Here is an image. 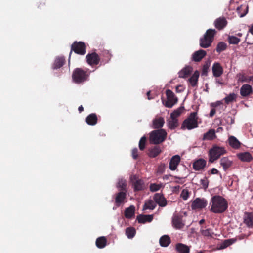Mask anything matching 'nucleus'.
Returning <instances> with one entry per match:
<instances>
[{"label":"nucleus","mask_w":253,"mask_h":253,"mask_svg":"<svg viewBox=\"0 0 253 253\" xmlns=\"http://www.w3.org/2000/svg\"><path fill=\"white\" fill-rule=\"evenodd\" d=\"M210 204L211 207L210 210L214 213H222L228 208V203L226 200L219 195L213 196L211 198Z\"/></svg>","instance_id":"obj_1"},{"label":"nucleus","mask_w":253,"mask_h":253,"mask_svg":"<svg viewBox=\"0 0 253 253\" xmlns=\"http://www.w3.org/2000/svg\"><path fill=\"white\" fill-rule=\"evenodd\" d=\"M167 135V132L163 129L153 130L149 134V142L153 144H161L166 140Z\"/></svg>","instance_id":"obj_2"},{"label":"nucleus","mask_w":253,"mask_h":253,"mask_svg":"<svg viewBox=\"0 0 253 253\" xmlns=\"http://www.w3.org/2000/svg\"><path fill=\"white\" fill-rule=\"evenodd\" d=\"M198 119L197 113L196 112L191 113L188 117L183 122L181 128L183 130L185 129L191 130L197 128L198 126Z\"/></svg>","instance_id":"obj_3"},{"label":"nucleus","mask_w":253,"mask_h":253,"mask_svg":"<svg viewBox=\"0 0 253 253\" xmlns=\"http://www.w3.org/2000/svg\"><path fill=\"white\" fill-rule=\"evenodd\" d=\"M89 74L87 71L77 68L74 70L72 75L73 81L76 84H81L88 80Z\"/></svg>","instance_id":"obj_4"},{"label":"nucleus","mask_w":253,"mask_h":253,"mask_svg":"<svg viewBox=\"0 0 253 253\" xmlns=\"http://www.w3.org/2000/svg\"><path fill=\"white\" fill-rule=\"evenodd\" d=\"M216 31L214 29H209L207 30L203 38L200 40V45L202 48H207L211 46L213 41Z\"/></svg>","instance_id":"obj_5"},{"label":"nucleus","mask_w":253,"mask_h":253,"mask_svg":"<svg viewBox=\"0 0 253 253\" xmlns=\"http://www.w3.org/2000/svg\"><path fill=\"white\" fill-rule=\"evenodd\" d=\"M226 153V151L223 147L214 145L209 151V162L213 163L218 159L220 157Z\"/></svg>","instance_id":"obj_6"},{"label":"nucleus","mask_w":253,"mask_h":253,"mask_svg":"<svg viewBox=\"0 0 253 253\" xmlns=\"http://www.w3.org/2000/svg\"><path fill=\"white\" fill-rule=\"evenodd\" d=\"M86 45L82 42L75 41L71 45V50L69 54V58L71 56L72 51L75 53L84 55L86 53Z\"/></svg>","instance_id":"obj_7"},{"label":"nucleus","mask_w":253,"mask_h":253,"mask_svg":"<svg viewBox=\"0 0 253 253\" xmlns=\"http://www.w3.org/2000/svg\"><path fill=\"white\" fill-rule=\"evenodd\" d=\"M167 96V101L164 102L163 101L164 105L168 108H170L177 103V98L175 96L174 93L170 89H167L166 92Z\"/></svg>","instance_id":"obj_8"},{"label":"nucleus","mask_w":253,"mask_h":253,"mask_svg":"<svg viewBox=\"0 0 253 253\" xmlns=\"http://www.w3.org/2000/svg\"><path fill=\"white\" fill-rule=\"evenodd\" d=\"M134 191H142L144 189L145 185L143 180L138 178L136 175L131 178Z\"/></svg>","instance_id":"obj_9"},{"label":"nucleus","mask_w":253,"mask_h":253,"mask_svg":"<svg viewBox=\"0 0 253 253\" xmlns=\"http://www.w3.org/2000/svg\"><path fill=\"white\" fill-rule=\"evenodd\" d=\"M208 204L207 201L204 198H197L191 204L193 210L201 209L205 208Z\"/></svg>","instance_id":"obj_10"},{"label":"nucleus","mask_w":253,"mask_h":253,"mask_svg":"<svg viewBox=\"0 0 253 253\" xmlns=\"http://www.w3.org/2000/svg\"><path fill=\"white\" fill-rule=\"evenodd\" d=\"M87 63L90 66L97 65L99 64L100 58L96 52L88 53L86 56Z\"/></svg>","instance_id":"obj_11"},{"label":"nucleus","mask_w":253,"mask_h":253,"mask_svg":"<svg viewBox=\"0 0 253 253\" xmlns=\"http://www.w3.org/2000/svg\"><path fill=\"white\" fill-rule=\"evenodd\" d=\"M212 72L214 77L217 78L223 73V68L218 62H214L212 66Z\"/></svg>","instance_id":"obj_12"},{"label":"nucleus","mask_w":253,"mask_h":253,"mask_svg":"<svg viewBox=\"0 0 253 253\" xmlns=\"http://www.w3.org/2000/svg\"><path fill=\"white\" fill-rule=\"evenodd\" d=\"M172 223L173 227L177 229H181L184 226L182 222V217L179 215H174L172 218Z\"/></svg>","instance_id":"obj_13"},{"label":"nucleus","mask_w":253,"mask_h":253,"mask_svg":"<svg viewBox=\"0 0 253 253\" xmlns=\"http://www.w3.org/2000/svg\"><path fill=\"white\" fill-rule=\"evenodd\" d=\"M153 200L156 204L160 207H165L167 205V201L164 195L161 193H156L153 197Z\"/></svg>","instance_id":"obj_14"},{"label":"nucleus","mask_w":253,"mask_h":253,"mask_svg":"<svg viewBox=\"0 0 253 253\" xmlns=\"http://www.w3.org/2000/svg\"><path fill=\"white\" fill-rule=\"evenodd\" d=\"M126 192L125 191H120L119 192L116 193L115 199L116 205L118 207L120 206L125 201L126 199Z\"/></svg>","instance_id":"obj_15"},{"label":"nucleus","mask_w":253,"mask_h":253,"mask_svg":"<svg viewBox=\"0 0 253 253\" xmlns=\"http://www.w3.org/2000/svg\"><path fill=\"white\" fill-rule=\"evenodd\" d=\"M180 157L178 155H176L172 157L169 163V169L172 171L176 170L180 162Z\"/></svg>","instance_id":"obj_16"},{"label":"nucleus","mask_w":253,"mask_h":253,"mask_svg":"<svg viewBox=\"0 0 253 253\" xmlns=\"http://www.w3.org/2000/svg\"><path fill=\"white\" fill-rule=\"evenodd\" d=\"M237 158L242 162H250L253 160V157L249 152H245L238 153Z\"/></svg>","instance_id":"obj_17"},{"label":"nucleus","mask_w":253,"mask_h":253,"mask_svg":"<svg viewBox=\"0 0 253 253\" xmlns=\"http://www.w3.org/2000/svg\"><path fill=\"white\" fill-rule=\"evenodd\" d=\"M207 54L206 51L200 49L194 52L192 56V60L195 62L200 61Z\"/></svg>","instance_id":"obj_18"},{"label":"nucleus","mask_w":253,"mask_h":253,"mask_svg":"<svg viewBox=\"0 0 253 253\" xmlns=\"http://www.w3.org/2000/svg\"><path fill=\"white\" fill-rule=\"evenodd\" d=\"M253 92L252 86L248 84H245L240 88V94L243 97H246Z\"/></svg>","instance_id":"obj_19"},{"label":"nucleus","mask_w":253,"mask_h":253,"mask_svg":"<svg viewBox=\"0 0 253 253\" xmlns=\"http://www.w3.org/2000/svg\"><path fill=\"white\" fill-rule=\"evenodd\" d=\"M165 123L164 119L162 117L156 118L152 122V127L154 129H160Z\"/></svg>","instance_id":"obj_20"},{"label":"nucleus","mask_w":253,"mask_h":253,"mask_svg":"<svg viewBox=\"0 0 253 253\" xmlns=\"http://www.w3.org/2000/svg\"><path fill=\"white\" fill-rule=\"evenodd\" d=\"M244 222L248 227L253 228V212L245 213Z\"/></svg>","instance_id":"obj_21"},{"label":"nucleus","mask_w":253,"mask_h":253,"mask_svg":"<svg viewBox=\"0 0 253 253\" xmlns=\"http://www.w3.org/2000/svg\"><path fill=\"white\" fill-rule=\"evenodd\" d=\"M206 165V161L203 159H199L193 164V168L196 170H200L203 169Z\"/></svg>","instance_id":"obj_22"},{"label":"nucleus","mask_w":253,"mask_h":253,"mask_svg":"<svg viewBox=\"0 0 253 253\" xmlns=\"http://www.w3.org/2000/svg\"><path fill=\"white\" fill-rule=\"evenodd\" d=\"M227 21L224 17H219L215 20L214 25L218 30H222L227 25Z\"/></svg>","instance_id":"obj_23"},{"label":"nucleus","mask_w":253,"mask_h":253,"mask_svg":"<svg viewBox=\"0 0 253 253\" xmlns=\"http://www.w3.org/2000/svg\"><path fill=\"white\" fill-rule=\"evenodd\" d=\"M98 118L95 113H91L88 115L85 119L86 123L90 126H94L97 123Z\"/></svg>","instance_id":"obj_24"},{"label":"nucleus","mask_w":253,"mask_h":253,"mask_svg":"<svg viewBox=\"0 0 253 253\" xmlns=\"http://www.w3.org/2000/svg\"><path fill=\"white\" fill-rule=\"evenodd\" d=\"M220 164L223 167L224 171H226L232 165V161L227 157H224L221 159Z\"/></svg>","instance_id":"obj_25"},{"label":"nucleus","mask_w":253,"mask_h":253,"mask_svg":"<svg viewBox=\"0 0 253 253\" xmlns=\"http://www.w3.org/2000/svg\"><path fill=\"white\" fill-rule=\"evenodd\" d=\"M135 208L133 205H130L129 207L126 208L124 212L125 216L128 219L131 218L134 215Z\"/></svg>","instance_id":"obj_26"},{"label":"nucleus","mask_w":253,"mask_h":253,"mask_svg":"<svg viewBox=\"0 0 253 253\" xmlns=\"http://www.w3.org/2000/svg\"><path fill=\"white\" fill-rule=\"evenodd\" d=\"M216 137L215 131L214 129H210L207 132L203 135L202 140H212Z\"/></svg>","instance_id":"obj_27"},{"label":"nucleus","mask_w":253,"mask_h":253,"mask_svg":"<svg viewBox=\"0 0 253 253\" xmlns=\"http://www.w3.org/2000/svg\"><path fill=\"white\" fill-rule=\"evenodd\" d=\"M153 219L152 215H139L137 217L138 223H145L147 222H150Z\"/></svg>","instance_id":"obj_28"},{"label":"nucleus","mask_w":253,"mask_h":253,"mask_svg":"<svg viewBox=\"0 0 253 253\" xmlns=\"http://www.w3.org/2000/svg\"><path fill=\"white\" fill-rule=\"evenodd\" d=\"M65 63V59L63 57H57L55 58L52 66L53 69H57L63 66Z\"/></svg>","instance_id":"obj_29"},{"label":"nucleus","mask_w":253,"mask_h":253,"mask_svg":"<svg viewBox=\"0 0 253 253\" xmlns=\"http://www.w3.org/2000/svg\"><path fill=\"white\" fill-rule=\"evenodd\" d=\"M192 71V67L190 66H187L179 72L178 77L181 78H185L190 75Z\"/></svg>","instance_id":"obj_30"},{"label":"nucleus","mask_w":253,"mask_h":253,"mask_svg":"<svg viewBox=\"0 0 253 253\" xmlns=\"http://www.w3.org/2000/svg\"><path fill=\"white\" fill-rule=\"evenodd\" d=\"M228 141L230 146L234 149H238L241 146V143L233 136H231L229 137Z\"/></svg>","instance_id":"obj_31"},{"label":"nucleus","mask_w":253,"mask_h":253,"mask_svg":"<svg viewBox=\"0 0 253 253\" xmlns=\"http://www.w3.org/2000/svg\"><path fill=\"white\" fill-rule=\"evenodd\" d=\"M161 152V150L160 146H156L153 148L149 149L148 155L151 158H155L158 156Z\"/></svg>","instance_id":"obj_32"},{"label":"nucleus","mask_w":253,"mask_h":253,"mask_svg":"<svg viewBox=\"0 0 253 253\" xmlns=\"http://www.w3.org/2000/svg\"><path fill=\"white\" fill-rule=\"evenodd\" d=\"M176 249L178 253H189V248L182 243H178L176 246Z\"/></svg>","instance_id":"obj_33"},{"label":"nucleus","mask_w":253,"mask_h":253,"mask_svg":"<svg viewBox=\"0 0 253 253\" xmlns=\"http://www.w3.org/2000/svg\"><path fill=\"white\" fill-rule=\"evenodd\" d=\"M170 238L169 236L166 235L162 236L159 240L160 245L162 247H167L170 244Z\"/></svg>","instance_id":"obj_34"},{"label":"nucleus","mask_w":253,"mask_h":253,"mask_svg":"<svg viewBox=\"0 0 253 253\" xmlns=\"http://www.w3.org/2000/svg\"><path fill=\"white\" fill-rule=\"evenodd\" d=\"M106 238L104 236L97 238L95 242L96 246L100 249L104 248L106 245Z\"/></svg>","instance_id":"obj_35"},{"label":"nucleus","mask_w":253,"mask_h":253,"mask_svg":"<svg viewBox=\"0 0 253 253\" xmlns=\"http://www.w3.org/2000/svg\"><path fill=\"white\" fill-rule=\"evenodd\" d=\"M199 77V73L196 71L192 76L189 79V81L191 85L194 87L197 85L198 80Z\"/></svg>","instance_id":"obj_36"},{"label":"nucleus","mask_w":253,"mask_h":253,"mask_svg":"<svg viewBox=\"0 0 253 253\" xmlns=\"http://www.w3.org/2000/svg\"><path fill=\"white\" fill-rule=\"evenodd\" d=\"M156 207V204L155 202V201H154L152 200H149L145 202L143 207V210H145L146 209L153 210Z\"/></svg>","instance_id":"obj_37"},{"label":"nucleus","mask_w":253,"mask_h":253,"mask_svg":"<svg viewBox=\"0 0 253 253\" xmlns=\"http://www.w3.org/2000/svg\"><path fill=\"white\" fill-rule=\"evenodd\" d=\"M184 106H181L177 108L176 110H175L170 114L171 119H177V118L181 115V114L184 111Z\"/></svg>","instance_id":"obj_38"},{"label":"nucleus","mask_w":253,"mask_h":253,"mask_svg":"<svg viewBox=\"0 0 253 253\" xmlns=\"http://www.w3.org/2000/svg\"><path fill=\"white\" fill-rule=\"evenodd\" d=\"M117 187L120 191L126 192V181L124 179H120L117 183Z\"/></svg>","instance_id":"obj_39"},{"label":"nucleus","mask_w":253,"mask_h":253,"mask_svg":"<svg viewBox=\"0 0 253 253\" xmlns=\"http://www.w3.org/2000/svg\"><path fill=\"white\" fill-rule=\"evenodd\" d=\"M248 7L247 6H243L241 5L237 8V11L238 12L240 17H243L246 15L248 12Z\"/></svg>","instance_id":"obj_40"},{"label":"nucleus","mask_w":253,"mask_h":253,"mask_svg":"<svg viewBox=\"0 0 253 253\" xmlns=\"http://www.w3.org/2000/svg\"><path fill=\"white\" fill-rule=\"evenodd\" d=\"M237 97V95L234 93H230L228 96L224 98L225 102L227 104H229L230 103L235 101Z\"/></svg>","instance_id":"obj_41"},{"label":"nucleus","mask_w":253,"mask_h":253,"mask_svg":"<svg viewBox=\"0 0 253 253\" xmlns=\"http://www.w3.org/2000/svg\"><path fill=\"white\" fill-rule=\"evenodd\" d=\"M135 233L136 230L134 227H128L126 229V234L129 239L134 237Z\"/></svg>","instance_id":"obj_42"},{"label":"nucleus","mask_w":253,"mask_h":253,"mask_svg":"<svg viewBox=\"0 0 253 253\" xmlns=\"http://www.w3.org/2000/svg\"><path fill=\"white\" fill-rule=\"evenodd\" d=\"M178 126L177 119H171L168 122V126L170 129H174Z\"/></svg>","instance_id":"obj_43"},{"label":"nucleus","mask_w":253,"mask_h":253,"mask_svg":"<svg viewBox=\"0 0 253 253\" xmlns=\"http://www.w3.org/2000/svg\"><path fill=\"white\" fill-rule=\"evenodd\" d=\"M238 81L240 82H249L253 79V76L250 77L245 76L244 74H239L238 75Z\"/></svg>","instance_id":"obj_44"},{"label":"nucleus","mask_w":253,"mask_h":253,"mask_svg":"<svg viewBox=\"0 0 253 253\" xmlns=\"http://www.w3.org/2000/svg\"><path fill=\"white\" fill-rule=\"evenodd\" d=\"M236 241V239H227L225 240L222 244L221 245V248L224 249L225 248L230 245L233 244Z\"/></svg>","instance_id":"obj_45"},{"label":"nucleus","mask_w":253,"mask_h":253,"mask_svg":"<svg viewBox=\"0 0 253 253\" xmlns=\"http://www.w3.org/2000/svg\"><path fill=\"white\" fill-rule=\"evenodd\" d=\"M228 41L230 44H237L240 42V39L234 36H229Z\"/></svg>","instance_id":"obj_46"},{"label":"nucleus","mask_w":253,"mask_h":253,"mask_svg":"<svg viewBox=\"0 0 253 253\" xmlns=\"http://www.w3.org/2000/svg\"><path fill=\"white\" fill-rule=\"evenodd\" d=\"M227 48V44L224 42H219L216 47V50L217 52L220 53L221 52L225 50Z\"/></svg>","instance_id":"obj_47"},{"label":"nucleus","mask_w":253,"mask_h":253,"mask_svg":"<svg viewBox=\"0 0 253 253\" xmlns=\"http://www.w3.org/2000/svg\"><path fill=\"white\" fill-rule=\"evenodd\" d=\"M147 138L144 136L142 137L139 142V148L140 150H143L145 148Z\"/></svg>","instance_id":"obj_48"},{"label":"nucleus","mask_w":253,"mask_h":253,"mask_svg":"<svg viewBox=\"0 0 253 253\" xmlns=\"http://www.w3.org/2000/svg\"><path fill=\"white\" fill-rule=\"evenodd\" d=\"M201 233L204 236L212 237L213 233L211 229H201Z\"/></svg>","instance_id":"obj_49"},{"label":"nucleus","mask_w":253,"mask_h":253,"mask_svg":"<svg viewBox=\"0 0 253 253\" xmlns=\"http://www.w3.org/2000/svg\"><path fill=\"white\" fill-rule=\"evenodd\" d=\"M161 187V184L156 183L151 184L150 185V190L151 192H156L158 191Z\"/></svg>","instance_id":"obj_50"},{"label":"nucleus","mask_w":253,"mask_h":253,"mask_svg":"<svg viewBox=\"0 0 253 253\" xmlns=\"http://www.w3.org/2000/svg\"><path fill=\"white\" fill-rule=\"evenodd\" d=\"M210 67V64L208 63H206L204 64L203 66L202 70V75L206 76L208 75V73L209 71Z\"/></svg>","instance_id":"obj_51"},{"label":"nucleus","mask_w":253,"mask_h":253,"mask_svg":"<svg viewBox=\"0 0 253 253\" xmlns=\"http://www.w3.org/2000/svg\"><path fill=\"white\" fill-rule=\"evenodd\" d=\"M190 195V192L187 189H183L180 194V197L184 200H186L188 199Z\"/></svg>","instance_id":"obj_52"},{"label":"nucleus","mask_w":253,"mask_h":253,"mask_svg":"<svg viewBox=\"0 0 253 253\" xmlns=\"http://www.w3.org/2000/svg\"><path fill=\"white\" fill-rule=\"evenodd\" d=\"M200 184L202 185V187L203 189L206 190L209 185V181L207 177H204L203 179L200 180Z\"/></svg>","instance_id":"obj_53"},{"label":"nucleus","mask_w":253,"mask_h":253,"mask_svg":"<svg viewBox=\"0 0 253 253\" xmlns=\"http://www.w3.org/2000/svg\"><path fill=\"white\" fill-rule=\"evenodd\" d=\"M166 168V165L164 163H161L158 168L157 172L159 173H163Z\"/></svg>","instance_id":"obj_54"},{"label":"nucleus","mask_w":253,"mask_h":253,"mask_svg":"<svg viewBox=\"0 0 253 253\" xmlns=\"http://www.w3.org/2000/svg\"><path fill=\"white\" fill-rule=\"evenodd\" d=\"M104 54L106 55L107 59L105 60V61H104V60H103L102 62H104V64H105L106 63H108L109 61L110 60L111 58V55L108 51H105L104 52Z\"/></svg>","instance_id":"obj_55"},{"label":"nucleus","mask_w":253,"mask_h":253,"mask_svg":"<svg viewBox=\"0 0 253 253\" xmlns=\"http://www.w3.org/2000/svg\"><path fill=\"white\" fill-rule=\"evenodd\" d=\"M138 150L137 148H135L132 150V156L135 160L137 159L138 157Z\"/></svg>","instance_id":"obj_56"},{"label":"nucleus","mask_w":253,"mask_h":253,"mask_svg":"<svg viewBox=\"0 0 253 253\" xmlns=\"http://www.w3.org/2000/svg\"><path fill=\"white\" fill-rule=\"evenodd\" d=\"M173 177L174 178H176V179H178V180L175 181L176 183L182 184L184 182L183 180V178H182L178 177L177 176H173Z\"/></svg>","instance_id":"obj_57"},{"label":"nucleus","mask_w":253,"mask_h":253,"mask_svg":"<svg viewBox=\"0 0 253 253\" xmlns=\"http://www.w3.org/2000/svg\"><path fill=\"white\" fill-rule=\"evenodd\" d=\"M215 113H216V111H215V109H211L210 114H209L210 117H212L215 115Z\"/></svg>","instance_id":"obj_58"},{"label":"nucleus","mask_w":253,"mask_h":253,"mask_svg":"<svg viewBox=\"0 0 253 253\" xmlns=\"http://www.w3.org/2000/svg\"><path fill=\"white\" fill-rule=\"evenodd\" d=\"M219 173V171L215 168H212L211 169V173L212 174H218Z\"/></svg>","instance_id":"obj_59"},{"label":"nucleus","mask_w":253,"mask_h":253,"mask_svg":"<svg viewBox=\"0 0 253 253\" xmlns=\"http://www.w3.org/2000/svg\"><path fill=\"white\" fill-rule=\"evenodd\" d=\"M45 5V2L44 0H42V1L40 2V5H39V7L41 8L42 6H44Z\"/></svg>","instance_id":"obj_60"},{"label":"nucleus","mask_w":253,"mask_h":253,"mask_svg":"<svg viewBox=\"0 0 253 253\" xmlns=\"http://www.w3.org/2000/svg\"><path fill=\"white\" fill-rule=\"evenodd\" d=\"M249 32H250L253 35V24L251 25L249 28Z\"/></svg>","instance_id":"obj_61"},{"label":"nucleus","mask_w":253,"mask_h":253,"mask_svg":"<svg viewBox=\"0 0 253 253\" xmlns=\"http://www.w3.org/2000/svg\"><path fill=\"white\" fill-rule=\"evenodd\" d=\"M78 110L80 113H81L82 111H84V107H83L82 105H81L79 107Z\"/></svg>","instance_id":"obj_62"},{"label":"nucleus","mask_w":253,"mask_h":253,"mask_svg":"<svg viewBox=\"0 0 253 253\" xmlns=\"http://www.w3.org/2000/svg\"><path fill=\"white\" fill-rule=\"evenodd\" d=\"M147 98L149 100H151V99H152L153 98L152 97H150V91H149L147 92Z\"/></svg>","instance_id":"obj_63"},{"label":"nucleus","mask_w":253,"mask_h":253,"mask_svg":"<svg viewBox=\"0 0 253 253\" xmlns=\"http://www.w3.org/2000/svg\"><path fill=\"white\" fill-rule=\"evenodd\" d=\"M205 220H204V219H201V220L199 221V224H203V223L205 222Z\"/></svg>","instance_id":"obj_64"}]
</instances>
